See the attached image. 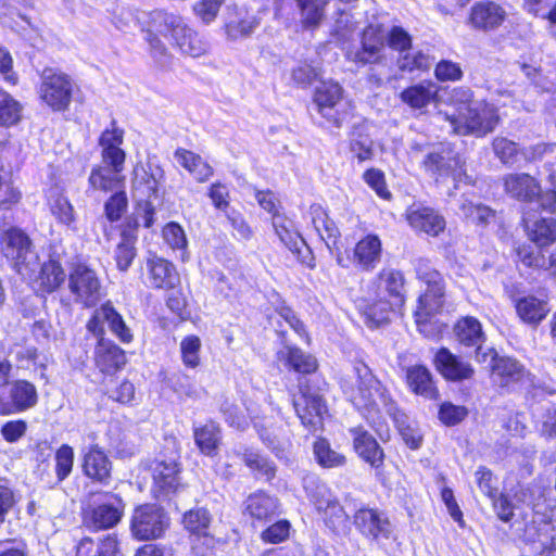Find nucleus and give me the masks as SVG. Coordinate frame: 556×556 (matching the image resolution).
Masks as SVG:
<instances>
[{"label":"nucleus","instance_id":"nucleus-8","mask_svg":"<svg viewBox=\"0 0 556 556\" xmlns=\"http://www.w3.org/2000/svg\"><path fill=\"white\" fill-rule=\"evenodd\" d=\"M386 41L384 28L379 25H369L362 33L361 47L349 51L348 59L361 65L382 64L387 61Z\"/></svg>","mask_w":556,"mask_h":556},{"label":"nucleus","instance_id":"nucleus-50","mask_svg":"<svg viewBox=\"0 0 556 556\" xmlns=\"http://www.w3.org/2000/svg\"><path fill=\"white\" fill-rule=\"evenodd\" d=\"M492 150L495 156L507 165H514L522 156V149L513 140L506 137L497 136L492 141Z\"/></svg>","mask_w":556,"mask_h":556},{"label":"nucleus","instance_id":"nucleus-44","mask_svg":"<svg viewBox=\"0 0 556 556\" xmlns=\"http://www.w3.org/2000/svg\"><path fill=\"white\" fill-rule=\"evenodd\" d=\"M273 227L280 241L292 252L300 253L304 241L300 233L294 230L292 220L283 215H275L273 217Z\"/></svg>","mask_w":556,"mask_h":556},{"label":"nucleus","instance_id":"nucleus-34","mask_svg":"<svg viewBox=\"0 0 556 556\" xmlns=\"http://www.w3.org/2000/svg\"><path fill=\"white\" fill-rule=\"evenodd\" d=\"M406 381L413 392L432 400L438 395L429 369L422 365L410 366L406 370Z\"/></svg>","mask_w":556,"mask_h":556},{"label":"nucleus","instance_id":"nucleus-25","mask_svg":"<svg viewBox=\"0 0 556 556\" xmlns=\"http://www.w3.org/2000/svg\"><path fill=\"white\" fill-rule=\"evenodd\" d=\"M407 220L416 230L433 237L442 232L446 226L444 217L430 207H412L407 213Z\"/></svg>","mask_w":556,"mask_h":556},{"label":"nucleus","instance_id":"nucleus-18","mask_svg":"<svg viewBox=\"0 0 556 556\" xmlns=\"http://www.w3.org/2000/svg\"><path fill=\"white\" fill-rule=\"evenodd\" d=\"M84 475L92 482L109 485L112 480L113 464L99 444H91L83 455Z\"/></svg>","mask_w":556,"mask_h":556},{"label":"nucleus","instance_id":"nucleus-51","mask_svg":"<svg viewBox=\"0 0 556 556\" xmlns=\"http://www.w3.org/2000/svg\"><path fill=\"white\" fill-rule=\"evenodd\" d=\"M22 104L8 92L0 90V124L12 126L20 122Z\"/></svg>","mask_w":556,"mask_h":556},{"label":"nucleus","instance_id":"nucleus-32","mask_svg":"<svg viewBox=\"0 0 556 556\" xmlns=\"http://www.w3.org/2000/svg\"><path fill=\"white\" fill-rule=\"evenodd\" d=\"M381 241L376 235H368L354 249V261L365 270L374 269L380 262Z\"/></svg>","mask_w":556,"mask_h":556},{"label":"nucleus","instance_id":"nucleus-12","mask_svg":"<svg viewBox=\"0 0 556 556\" xmlns=\"http://www.w3.org/2000/svg\"><path fill=\"white\" fill-rule=\"evenodd\" d=\"M30 238L20 228L11 227L0 237V251L3 256L13 263L16 271L21 273L23 266L29 262L33 255Z\"/></svg>","mask_w":556,"mask_h":556},{"label":"nucleus","instance_id":"nucleus-63","mask_svg":"<svg viewBox=\"0 0 556 556\" xmlns=\"http://www.w3.org/2000/svg\"><path fill=\"white\" fill-rule=\"evenodd\" d=\"M476 483L480 491L488 497H495L497 494V485L496 480L492 473V471L484 467L480 466L475 472Z\"/></svg>","mask_w":556,"mask_h":556},{"label":"nucleus","instance_id":"nucleus-39","mask_svg":"<svg viewBox=\"0 0 556 556\" xmlns=\"http://www.w3.org/2000/svg\"><path fill=\"white\" fill-rule=\"evenodd\" d=\"M493 375L501 387H509L521 381L527 371L518 361L510 357H501L495 361Z\"/></svg>","mask_w":556,"mask_h":556},{"label":"nucleus","instance_id":"nucleus-17","mask_svg":"<svg viewBox=\"0 0 556 556\" xmlns=\"http://www.w3.org/2000/svg\"><path fill=\"white\" fill-rule=\"evenodd\" d=\"M454 331L462 345L475 348V358L478 362H485L488 357L494 359L495 353L492 349L483 350L484 333L478 319L465 317L455 325Z\"/></svg>","mask_w":556,"mask_h":556},{"label":"nucleus","instance_id":"nucleus-26","mask_svg":"<svg viewBox=\"0 0 556 556\" xmlns=\"http://www.w3.org/2000/svg\"><path fill=\"white\" fill-rule=\"evenodd\" d=\"M148 269L149 282L152 288L173 289L179 281L175 266L164 258L149 260Z\"/></svg>","mask_w":556,"mask_h":556},{"label":"nucleus","instance_id":"nucleus-4","mask_svg":"<svg viewBox=\"0 0 556 556\" xmlns=\"http://www.w3.org/2000/svg\"><path fill=\"white\" fill-rule=\"evenodd\" d=\"M151 27L164 35L169 36L179 50L192 58L203 55L208 46L207 42L184 20L174 13L156 10L151 14Z\"/></svg>","mask_w":556,"mask_h":556},{"label":"nucleus","instance_id":"nucleus-62","mask_svg":"<svg viewBox=\"0 0 556 556\" xmlns=\"http://www.w3.org/2000/svg\"><path fill=\"white\" fill-rule=\"evenodd\" d=\"M467 415L468 409L465 406L454 405L450 402L443 403L439 410V418L446 426L459 424Z\"/></svg>","mask_w":556,"mask_h":556},{"label":"nucleus","instance_id":"nucleus-58","mask_svg":"<svg viewBox=\"0 0 556 556\" xmlns=\"http://www.w3.org/2000/svg\"><path fill=\"white\" fill-rule=\"evenodd\" d=\"M220 412L225 417L226 422L229 426L237 428L239 430H243L248 426V419L244 413L240 409V407L229 400H225L220 404Z\"/></svg>","mask_w":556,"mask_h":556},{"label":"nucleus","instance_id":"nucleus-10","mask_svg":"<svg viewBox=\"0 0 556 556\" xmlns=\"http://www.w3.org/2000/svg\"><path fill=\"white\" fill-rule=\"evenodd\" d=\"M38 402L36 387L26 380H15L5 391L0 390V415L22 413Z\"/></svg>","mask_w":556,"mask_h":556},{"label":"nucleus","instance_id":"nucleus-3","mask_svg":"<svg viewBox=\"0 0 556 556\" xmlns=\"http://www.w3.org/2000/svg\"><path fill=\"white\" fill-rule=\"evenodd\" d=\"M535 494H541V488L528 485L520 489L517 497L533 509L532 520L525 528V541L534 554L544 555L556 551V521L539 510V504L533 500Z\"/></svg>","mask_w":556,"mask_h":556},{"label":"nucleus","instance_id":"nucleus-42","mask_svg":"<svg viewBox=\"0 0 556 556\" xmlns=\"http://www.w3.org/2000/svg\"><path fill=\"white\" fill-rule=\"evenodd\" d=\"M233 454L237 455L252 471L265 476L267 479L275 477V466L267 457L257 451L248 446H238L233 450Z\"/></svg>","mask_w":556,"mask_h":556},{"label":"nucleus","instance_id":"nucleus-57","mask_svg":"<svg viewBox=\"0 0 556 556\" xmlns=\"http://www.w3.org/2000/svg\"><path fill=\"white\" fill-rule=\"evenodd\" d=\"M302 16V23L305 27H315L323 17V11L317 0H295Z\"/></svg>","mask_w":556,"mask_h":556},{"label":"nucleus","instance_id":"nucleus-38","mask_svg":"<svg viewBox=\"0 0 556 556\" xmlns=\"http://www.w3.org/2000/svg\"><path fill=\"white\" fill-rule=\"evenodd\" d=\"M516 311L525 323L538 325L546 317L549 307L545 300L528 295L516 302Z\"/></svg>","mask_w":556,"mask_h":556},{"label":"nucleus","instance_id":"nucleus-30","mask_svg":"<svg viewBox=\"0 0 556 556\" xmlns=\"http://www.w3.org/2000/svg\"><path fill=\"white\" fill-rule=\"evenodd\" d=\"M137 227L127 226L121 232V240L114 250V260L119 271H127L136 255Z\"/></svg>","mask_w":556,"mask_h":556},{"label":"nucleus","instance_id":"nucleus-59","mask_svg":"<svg viewBox=\"0 0 556 556\" xmlns=\"http://www.w3.org/2000/svg\"><path fill=\"white\" fill-rule=\"evenodd\" d=\"M430 65L429 56L420 51H407L399 59V67L402 71L427 70Z\"/></svg>","mask_w":556,"mask_h":556},{"label":"nucleus","instance_id":"nucleus-11","mask_svg":"<svg viewBox=\"0 0 556 556\" xmlns=\"http://www.w3.org/2000/svg\"><path fill=\"white\" fill-rule=\"evenodd\" d=\"M293 406L302 425L315 433L323 427V415L327 407L318 392H312L308 387H300V396L293 399Z\"/></svg>","mask_w":556,"mask_h":556},{"label":"nucleus","instance_id":"nucleus-33","mask_svg":"<svg viewBox=\"0 0 556 556\" xmlns=\"http://www.w3.org/2000/svg\"><path fill=\"white\" fill-rule=\"evenodd\" d=\"M442 307H432L431 303L418 302L415 311V321L420 333L427 338L434 339L440 336L445 327L435 316Z\"/></svg>","mask_w":556,"mask_h":556},{"label":"nucleus","instance_id":"nucleus-2","mask_svg":"<svg viewBox=\"0 0 556 556\" xmlns=\"http://www.w3.org/2000/svg\"><path fill=\"white\" fill-rule=\"evenodd\" d=\"M438 122H446L447 130L455 135L484 137L492 132L498 122L497 109L484 100L472 103L466 111H459V115L439 112Z\"/></svg>","mask_w":556,"mask_h":556},{"label":"nucleus","instance_id":"nucleus-54","mask_svg":"<svg viewBox=\"0 0 556 556\" xmlns=\"http://www.w3.org/2000/svg\"><path fill=\"white\" fill-rule=\"evenodd\" d=\"M55 475L58 482L65 480L74 466V450L67 444L61 445L55 452Z\"/></svg>","mask_w":556,"mask_h":556},{"label":"nucleus","instance_id":"nucleus-21","mask_svg":"<svg viewBox=\"0 0 556 556\" xmlns=\"http://www.w3.org/2000/svg\"><path fill=\"white\" fill-rule=\"evenodd\" d=\"M434 366L445 379L451 381L470 379L475 374V369L469 363L464 362L446 348H441L435 353Z\"/></svg>","mask_w":556,"mask_h":556},{"label":"nucleus","instance_id":"nucleus-35","mask_svg":"<svg viewBox=\"0 0 556 556\" xmlns=\"http://www.w3.org/2000/svg\"><path fill=\"white\" fill-rule=\"evenodd\" d=\"M211 520V514L207 509L202 507L191 509L184 516L186 529L198 536L197 541L203 540V544L206 545L207 548H212L214 545V539L207 534Z\"/></svg>","mask_w":556,"mask_h":556},{"label":"nucleus","instance_id":"nucleus-1","mask_svg":"<svg viewBox=\"0 0 556 556\" xmlns=\"http://www.w3.org/2000/svg\"><path fill=\"white\" fill-rule=\"evenodd\" d=\"M340 387L346 399L363 413L370 425L380 424L379 413L383 408L399 424L405 443L413 450L420 446L422 437L412 427L402 425L405 415L400 413L386 388L364 362L358 361L352 365L340 378Z\"/></svg>","mask_w":556,"mask_h":556},{"label":"nucleus","instance_id":"nucleus-9","mask_svg":"<svg viewBox=\"0 0 556 556\" xmlns=\"http://www.w3.org/2000/svg\"><path fill=\"white\" fill-rule=\"evenodd\" d=\"M41 78V99L54 111L66 110L73 92V81L70 76L53 68H46Z\"/></svg>","mask_w":556,"mask_h":556},{"label":"nucleus","instance_id":"nucleus-46","mask_svg":"<svg viewBox=\"0 0 556 556\" xmlns=\"http://www.w3.org/2000/svg\"><path fill=\"white\" fill-rule=\"evenodd\" d=\"M459 214L471 224L477 226H486L495 217V212L482 204L472 200L464 199L459 205Z\"/></svg>","mask_w":556,"mask_h":556},{"label":"nucleus","instance_id":"nucleus-45","mask_svg":"<svg viewBox=\"0 0 556 556\" xmlns=\"http://www.w3.org/2000/svg\"><path fill=\"white\" fill-rule=\"evenodd\" d=\"M278 355L298 372L311 374L317 368L315 357L309 354H305L299 348L285 345V348L279 351Z\"/></svg>","mask_w":556,"mask_h":556},{"label":"nucleus","instance_id":"nucleus-6","mask_svg":"<svg viewBox=\"0 0 556 556\" xmlns=\"http://www.w3.org/2000/svg\"><path fill=\"white\" fill-rule=\"evenodd\" d=\"M169 526L166 511L156 504H143L136 507L130 518V531L141 541L161 538Z\"/></svg>","mask_w":556,"mask_h":556},{"label":"nucleus","instance_id":"nucleus-28","mask_svg":"<svg viewBox=\"0 0 556 556\" xmlns=\"http://www.w3.org/2000/svg\"><path fill=\"white\" fill-rule=\"evenodd\" d=\"M76 556H122L117 538L108 534L101 539L93 540L84 538L76 547Z\"/></svg>","mask_w":556,"mask_h":556},{"label":"nucleus","instance_id":"nucleus-40","mask_svg":"<svg viewBox=\"0 0 556 556\" xmlns=\"http://www.w3.org/2000/svg\"><path fill=\"white\" fill-rule=\"evenodd\" d=\"M278 501L264 492L251 494L245 501V511L257 520H267L276 515Z\"/></svg>","mask_w":556,"mask_h":556},{"label":"nucleus","instance_id":"nucleus-64","mask_svg":"<svg viewBox=\"0 0 556 556\" xmlns=\"http://www.w3.org/2000/svg\"><path fill=\"white\" fill-rule=\"evenodd\" d=\"M538 424L540 425V433L544 438H556V406L552 404L544 406Z\"/></svg>","mask_w":556,"mask_h":556},{"label":"nucleus","instance_id":"nucleus-24","mask_svg":"<svg viewBox=\"0 0 556 556\" xmlns=\"http://www.w3.org/2000/svg\"><path fill=\"white\" fill-rule=\"evenodd\" d=\"M506 12L493 1H481L471 9L470 22L478 29H493L498 27L505 20Z\"/></svg>","mask_w":556,"mask_h":556},{"label":"nucleus","instance_id":"nucleus-20","mask_svg":"<svg viewBox=\"0 0 556 556\" xmlns=\"http://www.w3.org/2000/svg\"><path fill=\"white\" fill-rule=\"evenodd\" d=\"M349 432L357 455L378 470L383 465L384 453L376 439L362 426L353 427Z\"/></svg>","mask_w":556,"mask_h":556},{"label":"nucleus","instance_id":"nucleus-60","mask_svg":"<svg viewBox=\"0 0 556 556\" xmlns=\"http://www.w3.org/2000/svg\"><path fill=\"white\" fill-rule=\"evenodd\" d=\"M128 200L124 191H117L105 202L104 211L109 220L116 222L126 212Z\"/></svg>","mask_w":556,"mask_h":556},{"label":"nucleus","instance_id":"nucleus-31","mask_svg":"<svg viewBox=\"0 0 556 556\" xmlns=\"http://www.w3.org/2000/svg\"><path fill=\"white\" fill-rule=\"evenodd\" d=\"M174 157L200 184L206 182L214 174L213 167L201 155L192 151L178 148Z\"/></svg>","mask_w":556,"mask_h":556},{"label":"nucleus","instance_id":"nucleus-7","mask_svg":"<svg viewBox=\"0 0 556 556\" xmlns=\"http://www.w3.org/2000/svg\"><path fill=\"white\" fill-rule=\"evenodd\" d=\"M68 289L74 301L85 307L96 306L101 299V282L97 273L85 264H76L68 274Z\"/></svg>","mask_w":556,"mask_h":556},{"label":"nucleus","instance_id":"nucleus-27","mask_svg":"<svg viewBox=\"0 0 556 556\" xmlns=\"http://www.w3.org/2000/svg\"><path fill=\"white\" fill-rule=\"evenodd\" d=\"M505 191L513 198L531 201L540 193L536 180L528 174H509L504 178Z\"/></svg>","mask_w":556,"mask_h":556},{"label":"nucleus","instance_id":"nucleus-37","mask_svg":"<svg viewBox=\"0 0 556 556\" xmlns=\"http://www.w3.org/2000/svg\"><path fill=\"white\" fill-rule=\"evenodd\" d=\"M379 288L383 290L394 306H402L405 301V279L401 271L382 269L379 274Z\"/></svg>","mask_w":556,"mask_h":556},{"label":"nucleus","instance_id":"nucleus-23","mask_svg":"<svg viewBox=\"0 0 556 556\" xmlns=\"http://www.w3.org/2000/svg\"><path fill=\"white\" fill-rule=\"evenodd\" d=\"M126 364L125 352L114 342L100 338L96 348V365L101 372L113 375Z\"/></svg>","mask_w":556,"mask_h":556},{"label":"nucleus","instance_id":"nucleus-36","mask_svg":"<svg viewBox=\"0 0 556 556\" xmlns=\"http://www.w3.org/2000/svg\"><path fill=\"white\" fill-rule=\"evenodd\" d=\"M179 467L176 458L157 460L153 467V480L164 492H175L179 485Z\"/></svg>","mask_w":556,"mask_h":556},{"label":"nucleus","instance_id":"nucleus-14","mask_svg":"<svg viewBox=\"0 0 556 556\" xmlns=\"http://www.w3.org/2000/svg\"><path fill=\"white\" fill-rule=\"evenodd\" d=\"M354 525L362 535L376 542L390 539L393 532L387 514L376 508H359L354 515Z\"/></svg>","mask_w":556,"mask_h":556},{"label":"nucleus","instance_id":"nucleus-48","mask_svg":"<svg viewBox=\"0 0 556 556\" xmlns=\"http://www.w3.org/2000/svg\"><path fill=\"white\" fill-rule=\"evenodd\" d=\"M99 314L102 320L108 324L110 330L122 341L128 343L132 339L130 329L126 326L121 314L114 306L106 302L99 307Z\"/></svg>","mask_w":556,"mask_h":556},{"label":"nucleus","instance_id":"nucleus-53","mask_svg":"<svg viewBox=\"0 0 556 556\" xmlns=\"http://www.w3.org/2000/svg\"><path fill=\"white\" fill-rule=\"evenodd\" d=\"M401 306H394L391 301H379L369 305L365 311L367 324L370 327H378L387 323L390 318V313Z\"/></svg>","mask_w":556,"mask_h":556},{"label":"nucleus","instance_id":"nucleus-29","mask_svg":"<svg viewBox=\"0 0 556 556\" xmlns=\"http://www.w3.org/2000/svg\"><path fill=\"white\" fill-rule=\"evenodd\" d=\"M193 438L201 453L212 457L217 454L222 441V430L218 424L208 420L204 425L193 426Z\"/></svg>","mask_w":556,"mask_h":556},{"label":"nucleus","instance_id":"nucleus-13","mask_svg":"<svg viewBox=\"0 0 556 556\" xmlns=\"http://www.w3.org/2000/svg\"><path fill=\"white\" fill-rule=\"evenodd\" d=\"M422 164L426 170L437 179L451 176L454 180H462L463 176H466L462 156L450 147L430 152Z\"/></svg>","mask_w":556,"mask_h":556},{"label":"nucleus","instance_id":"nucleus-19","mask_svg":"<svg viewBox=\"0 0 556 556\" xmlns=\"http://www.w3.org/2000/svg\"><path fill=\"white\" fill-rule=\"evenodd\" d=\"M132 188L135 197L140 198V200H138V206L141 212L138 214L143 220V226L150 228L154 223V206L150 199L151 197L157 195L159 182L152 175H149L144 170L141 176L136 172Z\"/></svg>","mask_w":556,"mask_h":556},{"label":"nucleus","instance_id":"nucleus-43","mask_svg":"<svg viewBox=\"0 0 556 556\" xmlns=\"http://www.w3.org/2000/svg\"><path fill=\"white\" fill-rule=\"evenodd\" d=\"M125 177L108 166H96L89 175V186L94 190L109 192L124 185Z\"/></svg>","mask_w":556,"mask_h":556},{"label":"nucleus","instance_id":"nucleus-41","mask_svg":"<svg viewBox=\"0 0 556 556\" xmlns=\"http://www.w3.org/2000/svg\"><path fill=\"white\" fill-rule=\"evenodd\" d=\"M527 233L538 247H546L556 241V218L542 217L532 224L523 219Z\"/></svg>","mask_w":556,"mask_h":556},{"label":"nucleus","instance_id":"nucleus-61","mask_svg":"<svg viewBox=\"0 0 556 556\" xmlns=\"http://www.w3.org/2000/svg\"><path fill=\"white\" fill-rule=\"evenodd\" d=\"M389 47L399 51L401 54L406 53L412 48V38L409 34L402 27L393 26L387 31V41Z\"/></svg>","mask_w":556,"mask_h":556},{"label":"nucleus","instance_id":"nucleus-47","mask_svg":"<svg viewBox=\"0 0 556 556\" xmlns=\"http://www.w3.org/2000/svg\"><path fill=\"white\" fill-rule=\"evenodd\" d=\"M66 274L58 261L50 260L42 264L38 282L40 288L48 293L55 291L64 283Z\"/></svg>","mask_w":556,"mask_h":556},{"label":"nucleus","instance_id":"nucleus-49","mask_svg":"<svg viewBox=\"0 0 556 556\" xmlns=\"http://www.w3.org/2000/svg\"><path fill=\"white\" fill-rule=\"evenodd\" d=\"M435 94L437 88L433 84H418L403 90L401 99L413 109H422L432 101Z\"/></svg>","mask_w":556,"mask_h":556},{"label":"nucleus","instance_id":"nucleus-56","mask_svg":"<svg viewBox=\"0 0 556 556\" xmlns=\"http://www.w3.org/2000/svg\"><path fill=\"white\" fill-rule=\"evenodd\" d=\"M325 516L326 525L334 532H339L346 527L348 515L338 500H333L329 507L321 510Z\"/></svg>","mask_w":556,"mask_h":556},{"label":"nucleus","instance_id":"nucleus-55","mask_svg":"<svg viewBox=\"0 0 556 556\" xmlns=\"http://www.w3.org/2000/svg\"><path fill=\"white\" fill-rule=\"evenodd\" d=\"M201 340L197 336H188L180 342L182 363L190 368L200 364Z\"/></svg>","mask_w":556,"mask_h":556},{"label":"nucleus","instance_id":"nucleus-22","mask_svg":"<svg viewBox=\"0 0 556 556\" xmlns=\"http://www.w3.org/2000/svg\"><path fill=\"white\" fill-rule=\"evenodd\" d=\"M342 93L343 89L338 83L323 81L316 88L314 97L320 114L337 127L340 126L341 119L334 111V106L341 100Z\"/></svg>","mask_w":556,"mask_h":556},{"label":"nucleus","instance_id":"nucleus-52","mask_svg":"<svg viewBox=\"0 0 556 556\" xmlns=\"http://www.w3.org/2000/svg\"><path fill=\"white\" fill-rule=\"evenodd\" d=\"M314 454L318 464L325 468L339 467L345 464V456L332 450L325 439H318L315 442Z\"/></svg>","mask_w":556,"mask_h":556},{"label":"nucleus","instance_id":"nucleus-15","mask_svg":"<svg viewBox=\"0 0 556 556\" xmlns=\"http://www.w3.org/2000/svg\"><path fill=\"white\" fill-rule=\"evenodd\" d=\"M112 128L102 131L99 138L101 147V165L108 166L115 172L123 173L126 153L121 148L124 141V130L116 127V122L112 121Z\"/></svg>","mask_w":556,"mask_h":556},{"label":"nucleus","instance_id":"nucleus-16","mask_svg":"<svg viewBox=\"0 0 556 556\" xmlns=\"http://www.w3.org/2000/svg\"><path fill=\"white\" fill-rule=\"evenodd\" d=\"M417 278L427 288L418 298V302L431 303L432 307H442L444 303L445 285L442 275L434 269L428 260L419 258L415 264Z\"/></svg>","mask_w":556,"mask_h":556},{"label":"nucleus","instance_id":"nucleus-5","mask_svg":"<svg viewBox=\"0 0 556 556\" xmlns=\"http://www.w3.org/2000/svg\"><path fill=\"white\" fill-rule=\"evenodd\" d=\"M125 508L126 503L119 494L101 492L98 500L84 508L83 523L92 531L112 529L121 522Z\"/></svg>","mask_w":556,"mask_h":556}]
</instances>
